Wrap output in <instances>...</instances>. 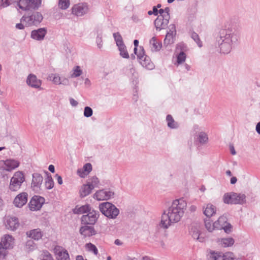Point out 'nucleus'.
Segmentation results:
<instances>
[{"instance_id":"nucleus-1","label":"nucleus","mask_w":260,"mask_h":260,"mask_svg":"<svg viewBox=\"0 0 260 260\" xmlns=\"http://www.w3.org/2000/svg\"><path fill=\"white\" fill-rule=\"evenodd\" d=\"M186 207L187 203L183 198L174 200L172 205L161 216V226L167 229L172 223L180 221L184 214Z\"/></svg>"},{"instance_id":"nucleus-2","label":"nucleus","mask_w":260,"mask_h":260,"mask_svg":"<svg viewBox=\"0 0 260 260\" xmlns=\"http://www.w3.org/2000/svg\"><path fill=\"white\" fill-rule=\"evenodd\" d=\"M24 181V174L21 171L16 172L10 179L9 189L12 191L18 190Z\"/></svg>"},{"instance_id":"nucleus-3","label":"nucleus","mask_w":260,"mask_h":260,"mask_svg":"<svg viewBox=\"0 0 260 260\" xmlns=\"http://www.w3.org/2000/svg\"><path fill=\"white\" fill-rule=\"evenodd\" d=\"M99 208L103 214L110 218H115L119 214L118 209L114 205L109 202L102 203L100 204Z\"/></svg>"},{"instance_id":"nucleus-4","label":"nucleus","mask_w":260,"mask_h":260,"mask_svg":"<svg viewBox=\"0 0 260 260\" xmlns=\"http://www.w3.org/2000/svg\"><path fill=\"white\" fill-rule=\"evenodd\" d=\"M17 6L22 11L38 9L41 5V0H16Z\"/></svg>"},{"instance_id":"nucleus-5","label":"nucleus","mask_w":260,"mask_h":260,"mask_svg":"<svg viewBox=\"0 0 260 260\" xmlns=\"http://www.w3.org/2000/svg\"><path fill=\"white\" fill-rule=\"evenodd\" d=\"M43 20V16L39 12H34L30 16H23L20 21L25 24L26 27L39 24Z\"/></svg>"},{"instance_id":"nucleus-6","label":"nucleus","mask_w":260,"mask_h":260,"mask_svg":"<svg viewBox=\"0 0 260 260\" xmlns=\"http://www.w3.org/2000/svg\"><path fill=\"white\" fill-rule=\"evenodd\" d=\"M223 202L226 204H241L245 202V196L234 192L227 193L224 195Z\"/></svg>"},{"instance_id":"nucleus-7","label":"nucleus","mask_w":260,"mask_h":260,"mask_svg":"<svg viewBox=\"0 0 260 260\" xmlns=\"http://www.w3.org/2000/svg\"><path fill=\"white\" fill-rule=\"evenodd\" d=\"M19 161L13 159L0 160V170L11 172L19 166Z\"/></svg>"},{"instance_id":"nucleus-8","label":"nucleus","mask_w":260,"mask_h":260,"mask_svg":"<svg viewBox=\"0 0 260 260\" xmlns=\"http://www.w3.org/2000/svg\"><path fill=\"white\" fill-rule=\"evenodd\" d=\"M44 203V198L39 196H34L28 204L29 208L31 211H38L41 208Z\"/></svg>"},{"instance_id":"nucleus-9","label":"nucleus","mask_w":260,"mask_h":260,"mask_svg":"<svg viewBox=\"0 0 260 260\" xmlns=\"http://www.w3.org/2000/svg\"><path fill=\"white\" fill-rule=\"evenodd\" d=\"M89 10L86 3H79L74 5L72 8V13L76 16H82L86 14Z\"/></svg>"},{"instance_id":"nucleus-10","label":"nucleus","mask_w":260,"mask_h":260,"mask_svg":"<svg viewBox=\"0 0 260 260\" xmlns=\"http://www.w3.org/2000/svg\"><path fill=\"white\" fill-rule=\"evenodd\" d=\"M210 260H235V254L232 252L224 254L220 252H212L210 256Z\"/></svg>"},{"instance_id":"nucleus-11","label":"nucleus","mask_w":260,"mask_h":260,"mask_svg":"<svg viewBox=\"0 0 260 260\" xmlns=\"http://www.w3.org/2000/svg\"><path fill=\"white\" fill-rule=\"evenodd\" d=\"M4 222L6 228L11 231L15 230L19 225L18 219L15 216H6Z\"/></svg>"},{"instance_id":"nucleus-12","label":"nucleus","mask_w":260,"mask_h":260,"mask_svg":"<svg viewBox=\"0 0 260 260\" xmlns=\"http://www.w3.org/2000/svg\"><path fill=\"white\" fill-rule=\"evenodd\" d=\"M137 57L140 63L144 67L149 70H151L153 68V63L150 60L149 58L145 55L143 49H142L141 50L139 51Z\"/></svg>"},{"instance_id":"nucleus-13","label":"nucleus","mask_w":260,"mask_h":260,"mask_svg":"<svg viewBox=\"0 0 260 260\" xmlns=\"http://www.w3.org/2000/svg\"><path fill=\"white\" fill-rule=\"evenodd\" d=\"M55 256L57 260H69V254L66 249L57 246L54 249Z\"/></svg>"},{"instance_id":"nucleus-14","label":"nucleus","mask_w":260,"mask_h":260,"mask_svg":"<svg viewBox=\"0 0 260 260\" xmlns=\"http://www.w3.org/2000/svg\"><path fill=\"white\" fill-rule=\"evenodd\" d=\"M170 15L166 14L165 17L158 16L154 21V24L157 30H160L165 29L168 24Z\"/></svg>"},{"instance_id":"nucleus-15","label":"nucleus","mask_w":260,"mask_h":260,"mask_svg":"<svg viewBox=\"0 0 260 260\" xmlns=\"http://www.w3.org/2000/svg\"><path fill=\"white\" fill-rule=\"evenodd\" d=\"M217 229H223L225 232L228 233L231 231L232 226L227 222V218L225 216H220L216 221Z\"/></svg>"},{"instance_id":"nucleus-16","label":"nucleus","mask_w":260,"mask_h":260,"mask_svg":"<svg viewBox=\"0 0 260 260\" xmlns=\"http://www.w3.org/2000/svg\"><path fill=\"white\" fill-rule=\"evenodd\" d=\"M28 194L23 192L19 193L14 199L13 203L17 207H22L27 202Z\"/></svg>"},{"instance_id":"nucleus-17","label":"nucleus","mask_w":260,"mask_h":260,"mask_svg":"<svg viewBox=\"0 0 260 260\" xmlns=\"http://www.w3.org/2000/svg\"><path fill=\"white\" fill-rule=\"evenodd\" d=\"M99 216L98 212L94 211L90 212L87 215L82 216L81 220L85 224H93L96 221Z\"/></svg>"},{"instance_id":"nucleus-18","label":"nucleus","mask_w":260,"mask_h":260,"mask_svg":"<svg viewBox=\"0 0 260 260\" xmlns=\"http://www.w3.org/2000/svg\"><path fill=\"white\" fill-rule=\"evenodd\" d=\"M114 193L112 191L100 190L94 195V198L99 201L108 200L112 197Z\"/></svg>"},{"instance_id":"nucleus-19","label":"nucleus","mask_w":260,"mask_h":260,"mask_svg":"<svg viewBox=\"0 0 260 260\" xmlns=\"http://www.w3.org/2000/svg\"><path fill=\"white\" fill-rule=\"evenodd\" d=\"M47 32V29L43 28L32 30L31 32V38L36 40H42L44 39Z\"/></svg>"},{"instance_id":"nucleus-20","label":"nucleus","mask_w":260,"mask_h":260,"mask_svg":"<svg viewBox=\"0 0 260 260\" xmlns=\"http://www.w3.org/2000/svg\"><path fill=\"white\" fill-rule=\"evenodd\" d=\"M1 243L7 249H11L14 245V239L9 235H5L2 238Z\"/></svg>"},{"instance_id":"nucleus-21","label":"nucleus","mask_w":260,"mask_h":260,"mask_svg":"<svg viewBox=\"0 0 260 260\" xmlns=\"http://www.w3.org/2000/svg\"><path fill=\"white\" fill-rule=\"evenodd\" d=\"M43 177L39 174H36L33 175L31 187L34 190L38 191L43 182Z\"/></svg>"},{"instance_id":"nucleus-22","label":"nucleus","mask_w":260,"mask_h":260,"mask_svg":"<svg viewBox=\"0 0 260 260\" xmlns=\"http://www.w3.org/2000/svg\"><path fill=\"white\" fill-rule=\"evenodd\" d=\"M80 234L84 237H90L96 234V231L92 226L84 225L80 230Z\"/></svg>"},{"instance_id":"nucleus-23","label":"nucleus","mask_w":260,"mask_h":260,"mask_svg":"<svg viewBox=\"0 0 260 260\" xmlns=\"http://www.w3.org/2000/svg\"><path fill=\"white\" fill-rule=\"evenodd\" d=\"M216 212V208L211 204H208L203 208L204 214L208 217H210L215 214Z\"/></svg>"},{"instance_id":"nucleus-24","label":"nucleus","mask_w":260,"mask_h":260,"mask_svg":"<svg viewBox=\"0 0 260 260\" xmlns=\"http://www.w3.org/2000/svg\"><path fill=\"white\" fill-rule=\"evenodd\" d=\"M235 242L234 239L232 238H225L218 239L217 243L219 245L222 247H228L232 246Z\"/></svg>"},{"instance_id":"nucleus-25","label":"nucleus","mask_w":260,"mask_h":260,"mask_svg":"<svg viewBox=\"0 0 260 260\" xmlns=\"http://www.w3.org/2000/svg\"><path fill=\"white\" fill-rule=\"evenodd\" d=\"M27 83L33 87L38 88L41 84V81L37 79V77L32 74H30L27 79Z\"/></svg>"},{"instance_id":"nucleus-26","label":"nucleus","mask_w":260,"mask_h":260,"mask_svg":"<svg viewBox=\"0 0 260 260\" xmlns=\"http://www.w3.org/2000/svg\"><path fill=\"white\" fill-rule=\"evenodd\" d=\"M92 168L91 165L90 163H87L83 166L82 169H79L77 171V173L80 177L84 178L91 171Z\"/></svg>"},{"instance_id":"nucleus-27","label":"nucleus","mask_w":260,"mask_h":260,"mask_svg":"<svg viewBox=\"0 0 260 260\" xmlns=\"http://www.w3.org/2000/svg\"><path fill=\"white\" fill-rule=\"evenodd\" d=\"M93 189V185H90L89 183L83 185L80 190V196L84 197L88 195Z\"/></svg>"},{"instance_id":"nucleus-28","label":"nucleus","mask_w":260,"mask_h":260,"mask_svg":"<svg viewBox=\"0 0 260 260\" xmlns=\"http://www.w3.org/2000/svg\"><path fill=\"white\" fill-rule=\"evenodd\" d=\"M90 207L89 205H85L81 207L76 206L74 209V212L76 214H83L89 212Z\"/></svg>"},{"instance_id":"nucleus-29","label":"nucleus","mask_w":260,"mask_h":260,"mask_svg":"<svg viewBox=\"0 0 260 260\" xmlns=\"http://www.w3.org/2000/svg\"><path fill=\"white\" fill-rule=\"evenodd\" d=\"M28 237L35 240H39L41 238L42 234L41 232L39 229H35L29 231L27 233Z\"/></svg>"},{"instance_id":"nucleus-30","label":"nucleus","mask_w":260,"mask_h":260,"mask_svg":"<svg viewBox=\"0 0 260 260\" xmlns=\"http://www.w3.org/2000/svg\"><path fill=\"white\" fill-rule=\"evenodd\" d=\"M205 225L207 230L209 232H212L214 230H218L217 225L216 224V221L213 222L210 219H206L205 220Z\"/></svg>"},{"instance_id":"nucleus-31","label":"nucleus","mask_w":260,"mask_h":260,"mask_svg":"<svg viewBox=\"0 0 260 260\" xmlns=\"http://www.w3.org/2000/svg\"><path fill=\"white\" fill-rule=\"evenodd\" d=\"M150 44L152 46L151 49L153 51H158L161 46V44L158 42L154 37H153L150 40Z\"/></svg>"},{"instance_id":"nucleus-32","label":"nucleus","mask_w":260,"mask_h":260,"mask_svg":"<svg viewBox=\"0 0 260 260\" xmlns=\"http://www.w3.org/2000/svg\"><path fill=\"white\" fill-rule=\"evenodd\" d=\"M85 248L87 251L92 252L95 255H98L99 253L98 249L96 247L91 243L86 244Z\"/></svg>"},{"instance_id":"nucleus-33","label":"nucleus","mask_w":260,"mask_h":260,"mask_svg":"<svg viewBox=\"0 0 260 260\" xmlns=\"http://www.w3.org/2000/svg\"><path fill=\"white\" fill-rule=\"evenodd\" d=\"M231 49V45L230 43L223 42L220 45V50L224 54L228 53Z\"/></svg>"},{"instance_id":"nucleus-34","label":"nucleus","mask_w":260,"mask_h":260,"mask_svg":"<svg viewBox=\"0 0 260 260\" xmlns=\"http://www.w3.org/2000/svg\"><path fill=\"white\" fill-rule=\"evenodd\" d=\"M192 236L193 239L199 240L200 242H204V238L202 237H200L201 234L199 232V231L197 229H194L192 231Z\"/></svg>"},{"instance_id":"nucleus-35","label":"nucleus","mask_w":260,"mask_h":260,"mask_svg":"<svg viewBox=\"0 0 260 260\" xmlns=\"http://www.w3.org/2000/svg\"><path fill=\"white\" fill-rule=\"evenodd\" d=\"M113 37L118 47L124 45L122 37L119 32L114 33Z\"/></svg>"},{"instance_id":"nucleus-36","label":"nucleus","mask_w":260,"mask_h":260,"mask_svg":"<svg viewBox=\"0 0 260 260\" xmlns=\"http://www.w3.org/2000/svg\"><path fill=\"white\" fill-rule=\"evenodd\" d=\"M167 121L168 122V126L172 128H174L177 127V124L175 123L174 120L173 119L172 116L170 115H168L167 116Z\"/></svg>"},{"instance_id":"nucleus-37","label":"nucleus","mask_w":260,"mask_h":260,"mask_svg":"<svg viewBox=\"0 0 260 260\" xmlns=\"http://www.w3.org/2000/svg\"><path fill=\"white\" fill-rule=\"evenodd\" d=\"M118 47L120 51L121 56L124 58H128L129 57V54L126 50V47L124 44L118 46Z\"/></svg>"},{"instance_id":"nucleus-38","label":"nucleus","mask_w":260,"mask_h":260,"mask_svg":"<svg viewBox=\"0 0 260 260\" xmlns=\"http://www.w3.org/2000/svg\"><path fill=\"white\" fill-rule=\"evenodd\" d=\"M198 139L200 143L204 144L207 142L208 138L206 134L201 132L198 135Z\"/></svg>"},{"instance_id":"nucleus-39","label":"nucleus","mask_w":260,"mask_h":260,"mask_svg":"<svg viewBox=\"0 0 260 260\" xmlns=\"http://www.w3.org/2000/svg\"><path fill=\"white\" fill-rule=\"evenodd\" d=\"M70 4V0H59L58 6L62 9H67Z\"/></svg>"},{"instance_id":"nucleus-40","label":"nucleus","mask_w":260,"mask_h":260,"mask_svg":"<svg viewBox=\"0 0 260 260\" xmlns=\"http://www.w3.org/2000/svg\"><path fill=\"white\" fill-rule=\"evenodd\" d=\"M73 73L71 75V77H72V78L79 77L81 75V74L82 73V71L81 70L79 66H76L73 69Z\"/></svg>"},{"instance_id":"nucleus-41","label":"nucleus","mask_w":260,"mask_h":260,"mask_svg":"<svg viewBox=\"0 0 260 260\" xmlns=\"http://www.w3.org/2000/svg\"><path fill=\"white\" fill-rule=\"evenodd\" d=\"M7 249L0 243V258H4L8 254Z\"/></svg>"},{"instance_id":"nucleus-42","label":"nucleus","mask_w":260,"mask_h":260,"mask_svg":"<svg viewBox=\"0 0 260 260\" xmlns=\"http://www.w3.org/2000/svg\"><path fill=\"white\" fill-rule=\"evenodd\" d=\"M185 59H186L185 54L183 52H180L177 56V64H179L182 63L183 62H184L185 61Z\"/></svg>"},{"instance_id":"nucleus-43","label":"nucleus","mask_w":260,"mask_h":260,"mask_svg":"<svg viewBox=\"0 0 260 260\" xmlns=\"http://www.w3.org/2000/svg\"><path fill=\"white\" fill-rule=\"evenodd\" d=\"M92 115V110L89 107H86L84 111V115L85 117H89Z\"/></svg>"},{"instance_id":"nucleus-44","label":"nucleus","mask_w":260,"mask_h":260,"mask_svg":"<svg viewBox=\"0 0 260 260\" xmlns=\"http://www.w3.org/2000/svg\"><path fill=\"white\" fill-rule=\"evenodd\" d=\"M12 0H0V9L9 6Z\"/></svg>"},{"instance_id":"nucleus-45","label":"nucleus","mask_w":260,"mask_h":260,"mask_svg":"<svg viewBox=\"0 0 260 260\" xmlns=\"http://www.w3.org/2000/svg\"><path fill=\"white\" fill-rule=\"evenodd\" d=\"M192 38L197 42L200 47L202 46V42L200 41L199 36L196 33H193L192 34Z\"/></svg>"},{"instance_id":"nucleus-46","label":"nucleus","mask_w":260,"mask_h":260,"mask_svg":"<svg viewBox=\"0 0 260 260\" xmlns=\"http://www.w3.org/2000/svg\"><path fill=\"white\" fill-rule=\"evenodd\" d=\"M158 11L160 14L159 16H162L163 17H165L166 14L169 15V9L168 8H166L165 9H159Z\"/></svg>"},{"instance_id":"nucleus-47","label":"nucleus","mask_w":260,"mask_h":260,"mask_svg":"<svg viewBox=\"0 0 260 260\" xmlns=\"http://www.w3.org/2000/svg\"><path fill=\"white\" fill-rule=\"evenodd\" d=\"M52 82L56 84H60L61 83L60 77L57 75H54Z\"/></svg>"},{"instance_id":"nucleus-48","label":"nucleus","mask_w":260,"mask_h":260,"mask_svg":"<svg viewBox=\"0 0 260 260\" xmlns=\"http://www.w3.org/2000/svg\"><path fill=\"white\" fill-rule=\"evenodd\" d=\"M134 53L135 54H136L138 56V54H139V52H138V47L139 45V41L137 40H135L134 41Z\"/></svg>"},{"instance_id":"nucleus-49","label":"nucleus","mask_w":260,"mask_h":260,"mask_svg":"<svg viewBox=\"0 0 260 260\" xmlns=\"http://www.w3.org/2000/svg\"><path fill=\"white\" fill-rule=\"evenodd\" d=\"M99 180L98 179V178L96 177H92L91 178V184H89L90 185H93V188L94 187V186H96L98 183H99Z\"/></svg>"},{"instance_id":"nucleus-50","label":"nucleus","mask_w":260,"mask_h":260,"mask_svg":"<svg viewBox=\"0 0 260 260\" xmlns=\"http://www.w3.org/2000/svg\"><path fill=\"white\" fill-rule=\"evenodd\" d=\"M25 26V24L21 22L20 23H18L16 25V27L19 29H22Z\"/></svg>"},{"instance_id":"nucleus-51","label":"nucleus","mask_w":260,"mask_h":260,"mask_svg":"<svg viewBox=\"0 0 260 260\" xmlns=\"http://www.w3.org/2000/svg\"><path fill=\"white\" fill-rule=\"evenodd\" d=\"M55 177L56 178L58 184L60 185L62 184V180L61 177L60 176L58 175V174H56Z\"/></svg>"},{"instance_id":"nucleus-52","label":"nucleus","mask_w":260,"mask_h":260,"mask_svg":"<svg viewBox=\"0 0 260 260\" xmlns=\"http://www.w3.org/2000/svg\"><path fill=\"white\" fill-rule=\"evenodd\" d=\"M70 103L73 106H76L78 105V102L74 99H70Z\"/></svg>"},{"instance_id":"nucleus-53","label":"nucleus","mask_w":260,"mask_h":260,"mask_svg":"<svg viewBox=\"0 0 260 260\" xmlns=\"http://www.w3.org/2000/svg\"><path fill=\"white\" fill-rule=\"evenodd\" d=\"M237 181L236 177H232L231 179V183L232 184H235Z\"/></svg>"},{"instance_id":"nucleus-54","label":"nucleus","mask_w":260,"mask_h":260,"mask_svg":"<svg viewBox=\"0 0 260 260\" xmlns=\"http://www.w3.org/2000/svg\"><path fill=\"white\" fill-rule=\"evenodd\" d=\"M256 130L257 133L260 134V122L257 124L256 126Z\"/></svg>"},{"instance_id":"nucleus-55","label":"nucleus","mask_w":260,"mask_h":260,"mask_svg":"<svg viewBox=\"0 0 260 260\" xmlns=\"http://www.w3.org/2000/svg\"><path fill=\"white\" fill-rule=\"evenodd\" d=\"M230 150H231V153L233 154V155H235L236 154V151L235 150V149H234V147L233 146H230Z\"/></svg>"},{"instance_id":"nucleus-56","label":"nucleus","mask_w":260,"mask_h":260,"mask_svg":"<svg viewBox=\"0 0 260 260\" xmlns=\"http://www.w3.org/2000/svg\"><path fill=\"white\" fill-rule=\"evenodd\" d=\"M152 12H153V14L155 15H157L158 14V10H157V9L155 7H153Z\"/></svg>"},{"instance_id":"nucleus-57","label":"nucleus","mask_w":260,"mask_h":260,"mask_svg":"<svg viewBox=\"0 0 260 260\" xmlns=\"http://www.w3.org/2000/svg\"><path fill=\"white\" fill-rule=\"evenodd\" d=\"M50 172L54 173L55 172V169L53 165H50Z\"/></svg>"},{"instance_id":"nucleus-58","label":"nucleus","mask_w":260,"mask_h":260,"mask_svg":"<svg viewBox=\"0 0 260 260\" xmlns=\"http://www.w3.org/2000/svg\"><path fill=\"white\" fill-rule=\"evenodd\" d=\"M54 186V182L52 178H50V189L52 188Z\"/></svg>"},{"instance_id":"nucleus-59","label":"nucleus","mask_w":260,"mask_h":260,"mask_svg":"<svg viewBox=\"0 0 260 260\" xmlns=\"http://www.w3.org/2000/svg\"><path fill=\"white\" fill-rule=\"evenodd\" d=\"M115 244L117 245H120L122 244V243L121 242V241L118 240V239H117L115 241Z\"/></svg>"},{"instance_id":"nucleus-60","label":"nucleus","mask_w":260,"mask_h":260,"mask_svg":"<svg viewBox=\"0 0 260 260\" xmlns=\"http://www.w3.org/2000/svg\"><path fill=\"white\" fill-rule=\"evenodd\" d=\"M76 260H87V259H84L83 258V257L82 255H78L76 257Z\"/></svg>"},{"instance_id":"nucleus-61","label":"nucleus","mask_w":260,"mask_h":260,"mask_svg":"<svg viewBox=\"0 0 260 260\" xmlns=\"http://www.w3.org/2000/svg\"><path fill=\"white\" fill-rule=\"evenodd\" d=\"M226 174L228 176H232V173H231V171H230V170L226 171Z\"/></svg>"},{"instance_id":"nucleus-62","label":"nucleus","mask_w":260,"mask_h":260,"mask_svg":"<svg viewBox=\"0 0 260 260\" xmlns=\"http://www.w3.org/2000/svg\"><path fill=\"white\" fill-rule=\"evenodd\" d=\"M148 14L149 15H152V14H153V12H152V11H148Z\"/></svg>"},{"instance_id":"nucleus-63","label":"nucleus","mask_w":260,"mask_h":260,"mask_svg":"<svg viewBox=\"0 0 260 260\" xmlns=\"http://www.w3.org/2000/svg\"><path fill=\"white\" fill-rule=\"evenodd\" d=\"M175 0H168V2L169 3H173Z\"/></svg>"},{"instance_id":"nucleus-64","label":"nucleus","mask_w":260,"mask_h":260,"mask_svg":"<svg viewBox=\"0 0 260 260\" xmlns=\"http://www.w3.org/2000/svg\"><path fill=\"white\" fill-rule=\"evenodd\" d=\"M191 208L193 210H195V209H196V207H191Z\"/></svg>"}]
</instances>
